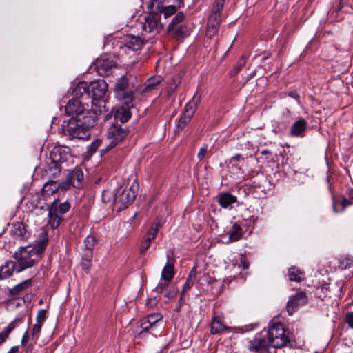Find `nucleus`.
Here are the masks:
<instances>
[{
    "instance_id": "de8ad7c7",
    "label": "nucleus",
    "mask_w": 353,
    "mask_h": 353,
    "mask_svg": "<svg viewBox=\"0 0 353 353\" xmlns=\"http://www.w3.org/2000/svg\"><path fill=\"white\" fill-rule=\"evenodd\" d=\"M194 284V281H192V280H190V279H186V281L183 285V290L181 292V297L180 298V302H182L183 301V296L184 294V293L188 290L189 289H190L192 288V286Z\"/></svg>"
},
{
    "instance_id": "4be33fe9",
    "label": "nucleus",
    "mask_w": 353,
    "mask_h": 353,
    "mask_svg": "<svg viewBox=\"0 0 353 353\" xmlns=\"http://www.w3.org/2000/svg\"><path fill=\"white\" fill-rule=\"evenodd\" d=\"M17 272V266L15 261H7L0 269V279H6L11 276L13 272Z\"/></svg>"
},
{
    "instance_id": "e2e57ef3",
    "label": "nucleus",
    "mask_w": 353,
    "mask_h": 353,
    "mask_svg": "<svg viewBox=\"0 0 353 353\" xmlns=\"http://www.w3.org/2000/svg\"><path fill=\"white\" fill-rule=\"evenodd\" d=\"M245 61L243 60L241 63H239L234 68V74H237L243 68V65H244Z\"/></svg>"
},
{
    "instance_id": "ddd939ff",
    "label": "nucleus",
    "mask_w": 353,
    "mask_h": 353,
    "mask_svg": "<svg viewBox=\"0 0 353 353\" xmlns=\"http://www.w3.org/2000/svg\"><path fill=\"white\" fill-rule=\"evenodd\" d=\"M307 301L305 293L300 292L292 296L287 303V312L289 315L293 313L301 305H305Z\"/></svg>"
},
{
    "instance_id": "774afa93",
    "label": "nucleus",
    "mask_w": 353,
    "mask_h": 353,
    "mask_svg": "<svg viewBox=\"0 0 353 353\" xmlns=\"http://www.w3.org/2000/svg\"><path fill=\"white\" fill-rule=\"evenodd\" d=\"M261 154L262 155H265V154H271V152L269 150H263V151H261Z\"/></svg>"
},
{
    "instance_id": "6ab92c4d",
    "label": "nucleus",
    "mask_w": 353,
    "mask_h": 353,
    "mask_svg": "<svg viewBox=\"0 0 353 353\" xmlns=\"http://www.w3.org/2000/svg\"><path fill=\"white\" fill-rule=\"evenodd\" d=\"M201 101V95L197 92L194 94L192 99L186 103L182 114L192 119L196 112L198 105Z\"/></svg>"
},
{
    "instance_id": "864d4df0",
    "label": "nucleus",
    "mask_w": 353,
    "mask_h": 353,
    "mask_svg": "<svg viewBox=\"0 0 353 353\" xmlns=\"http://www.w3.org/2000/svg\"><path fill=\"white\" fill-rule=\"evenodd\" d=\"M196 274H197L196 267L194 266V267L192 268V269L189 272V274H188V276L187 279H190V280H192V281L194 282Z\"/></svg>"
},
{
    "instance_id": "4468645a",
    "label": "nucleus",
    "mask_w": 353,
    "mask_h": 353,
    "mask_svg": "<svg viewBox=\"0 0 353 353\" xmlns=\"http://www.w3.org/2000/svg\"><path fill=\"white\" fill-rule=\"evenodd\" d=\"M115 65L116 63L112 59L100 58L97 59L94 63V70L99 75L107 76Z\"/></svg>"
},
{
    "instance_id": "2eb2a0df",
    "label": "nucleus",
    "mask_w": 353,
    "mask_h": 353,
    "mask_svg": "<svg viewBox=\"0 0 353 353\" xmlns=\"http://www.w3.org/2000/svg\"><path fill=\"white\" fill-rule=\"evenodd\" d=\"M66 177L71 181L73 188L79 189L83 187L84 174L81 168L76 166L72 170H68Z\"/></svg>"
},
{
    "instance_id": "09e8293b",
    "label": "nucleus",
    "mask_w": 353,
    "mask_h": 353,
    "mask_svg": "<svg viewBox=\"0 0 353 353\" xmlns=\"http://www.w3.org/2000/svg\"><path fill=\"white\" fill-rule=\"evenodd\" d=\"M345 321L349 327L353 329V312H349L345 314Z\"/></svg>"
},
{
    "instance_id": "a19ab883",
    "label": "nucleus",
    "mask_w": 353,
    "mask_h": 353,
    "mask_svg": "<svg viewBox=\"0 0 353 353\" xmlns=\"http://www.w3.org/2000/svg\"><path fill=\"white\" fill-rule=\"evenodd\" d=\"M190 120L191 118L183 114H181L176 125V130L181 131L184 129V128L188 125Z\"/></svg>"
},
{
    "instance_id": "a878e982",
    "label": "nucleus",
    "mask_w": 353,
    "mask_h": 353,
    "mask_svg": "<svg viewBox=\"0 0 353 353\" xmlns=\"http://www.w3.org/2000/svg\"><path fill=\"white\" fill-rule=\"evenodd\" d=\"M158 231V225H157L155 228L153 226L148 230L146 236L145 237V239L143 241L141 248H140V252L141 254H143L146 252V250L149 248L151 242L154 239V238L157 236Z\"/></svg>"
},
{
    "instance_id": "7ed1b4c3",
    "label": "nucleus",
    "mask_w": 353,
    "mask_h": 353,
    "mask_svg": "<svg viewBox=\"0 0 353 353\" xmlns=\"http://www.w3.org/2000/svg\"><path fill=\"white\" fill-rule=\"evenodd\" d=\"M128 130L123 128L121 125L114 124L111 125L106 134L105 148L100 150L103 156L106 152L119 144L128 135Z\"/></svg>"
},
{
    "instance_id": "4c0bfd02",
    "label": "nucleus",
    "mask_w": 353,
    "mask_h": 353,
    "mask_svg": "<svg viewBox=\"0 0 353 353\" xmlns=\"http://www.w3.org/2000/svg\"><path fill=\"white\" fill-rule=\"evenodd\" d=\"M187 28L182 26H178L173 28L172 31H168V33L174 37H184L188 35Z\"/></svg>"
},
{
    "instance_id": "0eeeda50",
    "label": "nucleus",
    "mask_w": 353,
    "mask_h": 353,
    "mask_svg": "<svg viewBox=\"0 0 353 353\" xmlns=\"http://www.w3.org/2000/svg\"><path fill=\"white\" fill-rule=\"evenodd\" d=\"M137 192L134 184L128 189L119 186L114 193L113 202L114 204L119 205V210H124L134 201Z\"/></svg>"
},
{
    "instance_id": "393cba45",
    "label": "nucleus",
    "mask_w": 353,
    "mask_h": 353,
    "mask_svg": "<svg viewBox=\"0 0 353 353\" xmlns=\"http://www.w3.org/2000/svg\"><path fill=\"white\" fill-rule=\"evenodd\" d=\"M48 187H52V188L50 190V192L53 193L55 190L59 189L62 191L69 190L71 187H72V185L71 183V181L65 177V180L61 183H57V182L54 181L46 182L43 185L44 190H46Z\"/></svg>"
},
{
    "instance_id": "bf43d9fd",
    "label": "nucleus",
    "mask_w": 353,
    "mask_h": 353,
    "mask_svg": "<svg viewBox=\"0 0 353 353\" xmlns=\"http://www.w3.org/2000/svg\"><path fill=\"white\" fill-rule=\"evenodd\" d=\"M240 263L244 270L248 268L249 264L244 257L241 258Z\"/></svg>"
},
{
    "instance_id": "8fccbe9b",
    "label": "nucleus",
    "mask_w": 353,
    "mask_h": 353,
    "mask_svg": "<svg viewBox=\"0 0 353 353\" xmlns=\"http://www.w3.org/2000/svg\"><path fill=\"white\" fill-rule=\"evenodd\" d=\"M208 152V145L205 144L199 150V152L197 154V157L202 160L204 157L206 155Z\"/></svg>"
},
{
    "instance_id": "1a4fd4ad",
    "label": "nucleus",
    "mask_w": 353,
    "mask_h": 353,
    "mask_svg": "<svg viewBox=\"0 0 353 353\" xmlns=\"http://www.w3.org/2000/svg\"><path fill=\"white\" fill-rule=\"evenodd\" d=\"M159 19L160 16L157 13H150L145 17L143 21L141 23L142 30L147 33H158L162 28Z\"/></svg>"
},
{
    "instance_id": "052dcab7",
    "label": "nucleus",
    "mask_w": 353,
    "mask_h": 353,
    "mask_svg": "<svg viewBox=\"0 0 353 353\" xmlns=\"http://www.w3.org/2000/svg\"><path fill=\"white\" fill-rule=\"evenodd\" d=\"M288 96L292 97V98H294L296 100H299V94L296 92H295V91H290V92H288Z\"/></svg>"
},
{
    "instance_id": "5701e85b",
    "label": "nucleus",
    "mask_w": 353,
    "mask_h": 353,
    "mask_svg": "<svg viewBox=\"0 0 353 353\" xmlns=\"http://www.w3.org/2000/svg\"><path fill=\"white\" fill-rule=\"evenodd\" d=\"M143 44L144 40L139 36L129 35L125 40V46L133 51L140 50Z\"/></svg>"
},
{
    "instance_id": "6e6d98bb",
    "label": "nucleus",
    "mask_w": 353,
    "mask_h": 353,
    "mask_svg": "<svg viewBox=\"0 0 353 353\" xmlns=\"http://www.w3.org/2000/svg\"><path fill=\"white\" fill-rule=\"evenodd\" d=\"M243 159H244V158L242 157V155H241L239 154H236L231 158L230 162L231 163L237 162V161H239L240 160H243Z\"/></svg>"
},
{
    "instance_id": "680f3d73",
    "label": "nucleus",
    "mask_w": 353,
    "mask_h": 353,
    "mask_svg": "<svg viewBox=\"0 0 353 353\" xmlns=\"http://www.w3.org/2000/svg\"><path fill=\"white\" fill-rule=\"evenodd\" d=\"M177 87V85H172L170 88H169L167 90L168 96H171L174 92L175 91L176 88Z\"/></svg>"
},
{
    "instance_id": "9d476101",
    "label": "nucleus",
    "mask_w": 353,
    "mask_h": 353,
    "mask_svg": "<svg viewBox=\"0 0 353 353\" xmlns=\"http://www.w3.org/2000/svg\"><path fill=\"white\" fill-rule=\"evenodd\" d=\"M50 159L55 162L60 163L62 165L73 161L70 148L63 145L56 146L52 150Z\"/></svg>"
},
{
    "instance_id": "7c9ffc66",
    "label": "nucleus",
    "mask_w": 353,
    "mask_h": 353,
    "mask_svg": "<svg viewBox=\"0 0 353 353\" xmlns=\"http://www.w3.org/2000/svg\"><path fill=\"white\" fill-rule=\"evenodd\" d=\"M123 96L122 97H117L121 103H123V106L126 109H130L134 106L133 100H134V91L130 90L128 92H125L123 93Z\"/></svg>"
},
{
    "instance_id": "a18cd8bd",
    "label": "nucleus",
    "mask_w": 353,
    "mask_h": 353,
    "mask_svg": "<svg viewBox=\"0 0 353 353\" xmlns=\"http://www.w3.org/2000/svg\"><path fill=\"white\" fill-rule=\"evenodd\" d=\"M176 12V8L174 6H168L165 8L163 7L162 12H163L165 17H168L174 14Z\"/></svg>"
},
{
    "instance_id": "4d7b16f0",
    "label": "nucleus",
    "mask_w": 353,
    "mask_h": 353,
    "mask_svg": "<svg viewBox=\"0 0 353 353\" xmlns=\"http://www.w3.org/2000/svg\"><path fill=\"white\" fill-rule=\"evenodd\" d=\"M176 292L174 290H168L166 291L165 296L167 297L168 299H170L174 296Z\"/></svg>"
},
{
    "instance_id": "473e14b6",
    "label": "nucleus",
    "mask_w": 353,
    "mask_h": 353,
    "mask_svg": "<svg viewBox=\"0 0 353 353\" xmlns=\"http://www.w3.org/2000/svg\"><path fill=\"white\" fill-rule=\"evenodd\" d=\"M12 233L14 236L24 239L28 238V234L23 223L18 222L12 225Z\"/></svg>"
},
{
    "instance_id": "9b49d317",
    "label": "nucleus",
    "mask_w": 353,
    "mask_h": 353,
    "mask_svg": "<svg viewBox=\"0 0 353 353\" xmlns=\"http://www.w3.org/2000/svg\"><path fill=\"white\" fill-rule=\"evenodd\" d=\"M90 97L94 100L103 98L107 90L108 84L104 80H98L89 83Z\"/></svg>"
},
{
    "instance_id": "423d86ee",
    "label": "nucleus",
    "mask_w": 353,
    "mask_h": 353,
    "mask_svg": "<svg viewBox=\"0 0 353 353\" xmlns=\"http://www.w3.org/2000/svg\"><path fill=\"white\" fill-rule=\"evenodd\" d=\"M65 111L67 115L72 117L70 119H79L90 116L97 120L95 113L91 110H85L82 103L77 99L69 100L65 107Z\"/></svg>"
},
{
    "instance_id": "a211bd4d",
    "label": "nucleus",
    "mask_w": 353,
    "mask_h": 353,
    "mask_svg": "<svg viewBox=\"0 0 353 353\" xmlns=\"http://www.w3.org/2000/svg\"><path fill=\"white\" fill-rule=\"evenodd\" d=\"M96 239L94 236L88 235L83 241V259L90 262L92 258V251L94 248Z\"/></svg>"
},
{
    "instance_id": "603ef678",
    "label": "nucleus",
    "mask_w": 353,
    "mask_h": 353,
    "mask_svg": "<svg viewBox=\"0 0 353 353\" xmlns=\"http://www.w3.org/2000/svg\"><path fill=\"white\" fill-rule=\"evenodd\" d=\"M341 265L344 268H348L353 264V259L350 257H346L344 259V260L341 262Z\"/></svg>"
},
{
    "instance_id": "58836bf2",
    "label": "nucleus",
    "mask_w": 353,
    "mask_h": 353,
    "mask_svg": "<svg viewBox=\"0 0 353 353\" xmlns=\"http://www.w3.org/2000/svg\"><path fill=\"white\" fill-rule=\"evenodd\" d=\"M14 322H11L0 332V345L6 340L11 332L14 329Z\"/></svg>"
},
{
    "instance_id": "412c9836",
    "label": "nucleus",
    "mask_w": 353,
    "mask_h": 353,
    "mask_svg": "<svg viewBox=\"0 0 353 353\" xmlns=\"http://www.w3.org/2000/svg\"><path fill=\"white\" fill-rule=\"evenodd\" d=\"M63 168V165H61L60 163L55 162L51 159L50 163L44 169L45 175L48 178H56L59 175Z\"/></svg>"
},
{
    "instance_id": "20e7f679",
    "label": "nucleus",
    "mask_w": 353,
    "mask_h": 353,
    "mask_svg": "<svg viewBox=\"0 0 353 353\" xmlns=\"http://www.w3.org/2000/svg\"><path fill=\"white\" fill-rule=\"evenodd\" d=\"M267 336L270 345L276 348L285 346L290 342L283 325L279 323L270 325Z\"/></svg>"
},
{
    "instance_id": "f257e3e1",
    "label": "nucleus",
    "mask_w": 353,
    "mask_h": 353,
    "mask_svg": "<svg viewBox=\"0 0 353 353\" xmlns=\"http://www.w3.org/2000/svg\"><path fill=\"white\" fill-rule=\"evenodd\" d=\"M43 238L34 245L20 247L14 254L17 266V272L33 267L38 263L41 254L44 252L48 242V234L42 233Z\"/></svg>"
},
{
    "instance_id": "49530a36",
    "label": "nucleus",
    "mask_w": 353,
    "mask_h": 353,
    "mask_svg": "<svg viewBox=\"0 0 353 353\" xmlns=\"http://www.w3.org/2000/svg\"><path fill=\"white\" fill-rule=\"evenodd\" d=\"M46 318V310L44 309L40 310L37 315L36 321L37 323H41V325L44 322Z\"/></svg>"
},
{
    "instance_id": "ea45409f",
    "label": "nucleus",
    "mask_w": 353,
    "mask_h": 353,
    "mask_svg": "<svg viewBox=\"0 0 353 353\" xmlns=\"http://www.w3.org/2000/svg\"><path fill=\"white\" fill-rule=\"evenodd\" d=\"M184 19V14L183 12H178L175 17L172 19V21L168 26V31H172L174 28L178 26L177 25L181 22Z\"/></svg>"
},
{
    "instance_id": "aec40b11",
    "label": "nucleus",
    "mask_w": 353,
    "mask_h": 353,
    "mask_svg": "<svg viewBox=\"0 0 353 353\" xmlns=\"http://www.w3.org/2000/svg\"><path fill=\"white\" fill-rule=\"evenodd\" d=\"M174 276V259L170 255L167 256V263L163 267L161 278L162 280H167L171 281Z\"/></svg>"
},
{
    "instance_id": "13d9d810",
    "label": "nucleus",
    "mask_w": 353,
    "mask_h": 353,
    "mask_svg": "<svg viewBox=\"0 0 353 353\" xmlns=\"http://www.w3.org/2000/svg\"><path fill=\"white\" fill-rule=\"evenodd\" d=\"M28 340H29L28 334V332H26L23 334V337L21 339V345H25L26 344V343L28 341Z\"/></svg>"
},
{
    "instance_id": "72a5a7b5",
    "label": "nucleus",
    "mask_w": 353,
    "mask_h": 353,
    "mask_svg": "<svg viewBox=\"0 0 353 353\" xmlns=\"http://www.w3.org/2000/svg\"><path fill=\"white\" fill-rule=\"evenodd\" d=\"M32 279H26V281L21 282L20 283L15 285L14 288L10 290V294L16 296L19 294L21 292L25 290L28 287L32 285Z\"/></svg>"
},
{
    "instance_id": "c85d7f7f",
    "label": "nucleus",
    "mask_w": 353,
    "mask_h": 353,
    "mask_svg": "<svg viewBox=\"0 0 353 353\" xmlns=\"http://www.w3.org/2000/svg\"><path fill=\"white\" fill-rule=\"evenodd\" d=\"M228 240L226 243L235 242L239 241L243 236V230L241 227L234 223L232 225L231 228L228 231Z\"/></svg>"
},
{
    "instance_id": "f3484780",
    "label": "nucleus",
    "mask_w": 353,
    "mask_h": 353,
    "mask_svg": "<svg viewBox=\"0 0 353 353\" xmlns=\"http://www.w3.org/2000/svg\"><path fill=\"white\" fill-rule=\"evenodd\" d=\"M307 126V122L304 119L299 118L292 125L290 135L293 137H303Z\"/></svg>"
},
{
    "instance_id": "b1692460",
    "label": "nucleus",
    "mask_w": 353,
    "mask_h": 353,
    "mask_svg": "<svg viewBox=\"0 0 353 353\" xmlns=\"http://www.w3.org/2000/svg\"><path fill=\"white\" fill-rule=\"evenodd\" d=\"M72 94L74 97L80 98L83 96L90 97V92L89 90V84L85 81L78 83L72 91Z\"/></svg>"
},
{
    "instance_id": "5fc2aeb1",
    "label": "nucleus",
    "mask_w": 353,
    "mask_h": 353,
    "mask_svg": "<svg viewBox=\"0 0 353 353\" xmlns=\"http://www.w3.org/2000/svg\"><path fill=\"white\" fill-rule=\"evenodd\" d=\"M341 203L343 207V210H344L346 207H347L352 204L351 201L350 200L347 199L346 198H343L341 200Z\"/></svg>"
},
{
    "instance_id": "e433bc0d",
    "label": "nucleus",
    "mask_w": 353,
    "mask_h": 353,
    "mask_svg": "<svg viewBox=\"0 0 353 353\" xmlns=\"http://www.w3.org/2000/svg\"><path fill=\"white\" fill-rule=\"evenodd\" d=\"M129 110L130 109H126L124 107H122L121 111L118 110L116 112V118L119 119L122 123L127 122L131 117V113Z\"/></svg>"
},
{
    "instance_id": "3c124183",
    "label": "nucleus",
    "mask_w": 353,
    "mask_h": 353,
    "mask_svg": "<svg viewBox=\"0 0 353 353\" xmlns=\"http://www.w3.org/2000/svg\"><path fill=\"white\" fill-rule=\"evenodd\" d=\"M42 325L41 323H36L33 325L32 327V336L37 337L41 332Z\"/></svg>"
},
{
    "instance_id": "f8f14e48",
    "label": "nucleus",
    "mask_w": 353,
    "mask_h": 353,
    "mask_svg": "<svg viewBox=\"0 0 353 353\" xmlns=\"http://www.w3.org/2000/svg\"><path fill=\"white\" fill-rule=\"evenodd\" d=\"M270 344L264 338L255 336L249 341L248 348L252 353H270Z\"/></svg>"
},
{
    "instance_id": "c03bdc74",
    "label": "nucleus",
    "mask_w": 353,
    "mask_h": 353,
    "mask_svg": "<svg viewBox=\"0 0 353 353\" xmlns=\"http://www.w3.org/2000/svg\"><path fill=\"white\" fill-rule=\"evenodd\" d=\"M224 3L225 0H215L211 12L221 14Z\"/></svg>"
},
{
    "instance_id": "c756f323",
    "label": "nucleus",
    "mask_w": 353,
    "mask_h": 353,
    "mask_svg": "<svg viewBox=\"0 0 353 353\" xmlns=\"http://www.w3.org/2000/svg\"><path fill=\"white\" fill-rule=\"evenodd\" d=\"M288 276L291 281L301 282L304 279L305 273L299 268L292 266L288 269Z\"/></svg>"
},
{
    "instance_id": "37998d69",
    "label": "nucleus",
    "mask_w": 353,
    "mask_h": 353,
    "mask_svg": "<svg viewBox=\"0 0 353 353\" xmlns=\"http://www.w3.org/2000/svg\"><path fill=\"white\" fill-rule=\"evenodd\" d=\"M170 282V281L162 280L161 279V281H159L158 285L156 286L154 290L157 293L162 294L164 292V290L167 289Z\"/></svg>"
},
{
    "instance_id": "2f4dec72",
    "label": "nucleus",
    "mask_w": 353,
    "mask_h": 353,
    "mask_svg": "<svg viewBox=\"0 0 353 353\" xmlns=\"http://www.w3.org/2000/svg\"><path fill=\"white\" fill-rule=\"evenodd\" d=\"M162 81L161 76L152 77L147 80L144 85L143 92H150L156 89V87Z\"/></svg>"
},
{
    "instance_id": "69168bd1",
    "label": "nucleus",
    "mask_w": 353,
    "mask_h": 353,
    "mask_svg": "<svg viewBox=\"0 0 353 353\" xmlns=\"http://www.w3.org/2000/svg\"><path fill=\"white\" fill-rule=\"evenodd\" d=\"M347 195L350 197V199L353 200V189L347 190Z\"/></svg>"
},
{
    "instance_id": "dca6fc26",
    "label": "nucleus",
    "mask_w": 353,
    "mask_h": 353,
    "mask_svg": "<svg viewBox=\"0 0 353 353\" xmlns=\"http://www.w3.org/2000/svg\"><path fill=\"white\" fill-rule=\"evenodd\" d=\"M221 18L220 13H214L211 12L208 17L207 24V36L212 38L219 30Z\"/></svg>"
},
{
    "instance_id": "338daca9",
    "label": "nucleus",
    "mask_w": 353,
    "mask_h": 353,
    "mask_svg": "<svg viewBox=\"0 0 353 353\" xmlns=\"http://www.w3.org/2000/svg\"><path fill=\"white\" fill-rule=\"evenodd\" d=\"M109 193V192L108 190H105V191H103V194H102V199L103 200L104 202H105V196Z\"/></svg>"
},
{
    "instance_id": "39448f33",
    "label": "nucleus",
    "mask_w": 353,
    "mask_h": 353,
    "mask_svg": "<svg viewBox=\"0 0 353 353\" xmlns=\"http://www.w3.org/2000/svg\"><path fill=\"white\" fill-rule=\"evenodd\" d=\"M70 204L68 202L59 203L54 201L48 208V223L52 228L59 226L63 220V215L69 211Z\"/></svg>"
},
{
    "instance_id": "79ce46f5",
    "label": "nucleus",
    "mask_w": 353,
    "mask_h": 353,
    "mask_svg": "<svg viewBox=\"0 0 353 353\" xmlns=\"http://www.w3.org/2000/svg\"><path fill=\"white\" fill-rule=\"evenodd\" d=\"M102 144V140L100 139H95L89 145L88 153L89 155H92Z\"/></svg>"
},
{
    "instance_id": "6e6552de",
    "label": "nucleus",
    "mask_w": 353,
    "mask_h": 353,
    "mask_svg": "<svg viewBox=\"0 0 353 353\" xmlns=\"http://www.w3.org/2000/svg\"><path fill=\"white\" fill-rule=\"evenodd\" d=\"M162 321V315L160 313L150 314L142 319L139 323L142 329L140 333L150 332L152 334H157L159 332L158 327L159 323Z\"/></svg>"
},
{
    "instance_id": "f03ea898",
    "label": "nucleus",
    "mask_w": 353,
    "mask_h": 353,
    "mask_svg": "<svg viewBox=\"0 0 353 353\" xmlns=\"http://www.w3.org/2000/svg\"><path fill=\"white\" fill-rule=\"evenodd\" d=\"M79 119H70L68 121H64L62 124V132L70 139H84L88 134V130L94 126L95 119L90 116Z\"/></svg>"
},
{
    "instance_id": "c9c22d12",
    "label": "nucleus",
    "mask_w": 353,
    "mask_h": 353,
    "mask_svg": "<svg viewBox=\"0 0 353 353\" xmlns=\"http://www.w3.org/2000/svg\"><path fill=\"white\" fill-rule=\"evenodd\" d=\"M226 329V326H225L221 319L215 317L212 319L211 323V333L212 334H219L223 332Z\"/></svg>"
},
{
    "instance_id": "f704fd0d",
    "label": "nucleus",
    "mask_w": 353,
    "mask_h": 353,
    "mask_svg": "<svg viewBox=\"0 0 353 353\" xmlns=\"http://www.w3.org/2000/svg\"><path fill=\"white\" fill-rule=\"evenodd\" d=\"M164 1L165 0H150L147 8L151 13H161L163 10Z\"/></svg>"
},
{
    "instance_id": "bb28decb",
    "label": "nucleus",
    "mask_w": 353,
    "mask_h": 353,
    "mask_svg": "<svg viewBox=\"0 0 353 353\" xmlns=\"http://www.w3.org/2000/svg\"><path fill=\"white\" fill-rule=\"evenodd\" d=\"M236 201V197L229 192H221L218 196L219 204L223 208H228Z\"/></svg>"
},
{
    "instance_id": "cd10ccee",
    "label": "nucleus",
    "mask_w": 353,
    "mask_h": 353,
    "mask_svg": "<svg viewBox=\"0 0 353 353\" xmlns=\"http://www.w3.org/2000/svg\"><path fill=\"white\" fill-rule=\"evenodd\" d=\"M129 85V80L125 76L120 77L115 84L114 92L117 97H122L123 93L128 92L127 88Z\"/></svg>"
},
{
    "instance_id": "0e129e2a",
    "label": "nucleus",
    "mask_w": 353,
    "mask_h": 353,
    "mask_svg": "<svg viewBox=\"0 0 353 353\" xmlns=\"http://www.w3.org/2000/svg\"><path fill=\"white\" fill-rule=\"evenodd\" d=\"M19 347L18 346H13L12 347L10 350L7 353H17L19 352Z\"/></svg>"
}]
</instances>
